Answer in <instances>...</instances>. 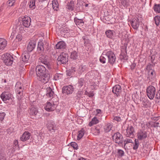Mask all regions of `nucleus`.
<instances>
[{
    "label": "nucleus",
    "mask_w": 160,
    "mask_h": 160,
    "mask_svg": "<svg viewBox=\"0 0 160 160\" xmlns=\"http://www.w3.org/2000/svg\"><path fill=\"white\" fill-rule=\"evenodd\" d=\"M31 136L30 132L25 131L20 137V140L23 142L26 141L30 139Z\"/></svg>",
    "instance_id": "17"
},
{
    "label": "nucleus",
    "mask_w": 160,
    "mask_h": 160,
    "mask_svg": "<svg viewBox=\"0 0 160 160\" xmlns=\"http://www.w3.org/2000/svg\"><path fill=\"white\" fill-rule=\"evenodd\" d=\"M112 138L114 142L118 144H122L123 142L122 140L123 137L122 135L119 132L115 133L112 136Z\"/></svg>",
    "instance_id": "10"
},
{
    "label": "nucleus",
    "mask_w": 160,
    "mask_h": 160,
    "mask_svg": "<svg viewBox=\"0 0 160 160\" xmlns=\"http://www.w3.org/2000/svg\"><path fill=\"white\" fill-rule=\"evenodd\" d=\"M82 38L84 40V42L85 44H87L89 42V39L88 38L87 36H85L82 37Z\"/></svg>",
    "instance_id": "54"
},
{
    "label": "nucleus",
    "mask_w": 160,
    "mask_h": 160,
    "mask_svg": "<svg viewBox=\"0 0 160 160\" xmlns=\"http://www.w3.org/2000/svg\"><path fill=\"white\" fill-rule=\"evenodd\" d=\"M2 57L3 62L6 65H11L12 64L13 58L9 53H5L2 55Z\"/></svg>",
    "instance_id": "3"
},
{
    "label": "nucleus",
    "mask_w": 160,
    "mask_h": 160,
    "mask_svg": "<svg viewBox=\"0 0 160 160\" xmlns=\"http://www.w3.org/2000/svg\"><path fill=\"white\" fill-rule=\"evenodd\" d=\"M66 47V43L62 41L59 42L56 45V48L57 49H65Z\"/></svg>",
    "instance_id": "20"
},
{
    "label": "nucleus",
    "mask_w": 160,
    "mask_h": 160,
    "mask_svg": "<svg viewBox=\"0 0 160 160\" xmlns=\"http://www.w3.org/2000/svg\"><path fill=\"white\" fill-rule=\"evenodd\" d=\"M57 60L59 64H65L68 61V55L63 52L58 56Z\"/></svg>",
    "instance_id": "7"
},
{
    "label": "nucleus",
    "mask_w": 160,
    "mask_h": 160,
    "mask_svg": "<svg viewBox=\"0 0 160 160\" xmlns=\"http://www.w3.org/2000/svg\"><path fill=\"white\" fill-rule=\"evenodd\" d=\"M155 12L158 13H160V4H155L153 8Z\"/></svg>",
    "instance_id": "40"
},
{
    "label": "nucleus",
    "mask_w": 160,
    "mask_h": 160,
    "mask_svg": "<svg viewBox=\"0 0 160 160\" xmlns=\"http://www.w3.org/2000/svg\"><path fill=\"white\" fill-rule=\"evenodd\" d=\"M95 116H100L102 113V110L99 109H97L96 110Z\"/></svg>",
    "instance_id": "53"
},
{
    "label": "nucleus",
    "mask_w": 160,
    "mask_h": 160,
    "mask_svg": "<svg viewBox=\"0 0 160 160\" xmlns=\"http://www.w3.org/2000/svg\"><path fill=\"white\" fill-rule=\"evenodd\" d=\"M84 130L82 129L78 132V134L77 137V139L79 140L81 139L83 136L84 134Z\"/></svg>",
    "instance_id": "38"
},
{
    "label": "nucleus",
    "mask_w": 160,
    "mask_h": 160,
    "mask_svg": "<svg viewBox=\"0 0 160 160\" xmlns=\"http://www.w3.org/2000/svg\"><path fill=\"white\" fill-rule=\"evenodd\" d=\"M71 146L74 149L76 150L78 149V146L77 143L75 142H72L70 143Z\"/></svg>",
    "instance_id": "51"
},
{
    "label": "nucleus",
    "mask_w": 160,
    "mask_h": 160,
    "mask_svg": "<svg viewBox=\"0 0 160 160\" xmlns=\"http://www.w3.org/2000/svg\"><path fill=\"white\" fill-rule=\"evenodd\" d=\"M105 53L103 52L102 55L99 58V60L102 63H105L106 62V59L105 58Z\"/></svg>",
    "instance_id": "41"
},
{
    "label": "nucleus",
    "mask_w": 160,
    "mask_h": 160,
    "mask_svg": "<svg viewBox=\"0 0 160 160\" xmlns=\"http://www.w3.org/2000/svg\"><path fill=\"white\" fill-rule=\"evenodd\" d=\"M136 66V64L135 63H132L131 66V68L132 70H133L134 69L135 67Z\"/></svg>",
    "instance_id": "63"
},
{
    "label": "nucleus",
    "mask_w": 160,
    "mask_h": 160,
    "mask_svg": "<svg viewBox=\"0 0 160 160\" xmlns=\"http://www.w3.org/2000/svg\"><path fill=\"white\" fill-rule=\"evenodd\" d=\"M62 30H63V32L64 33H67L68 32L69 30L68 28H63Z\"/></svg>",
    "instance_id": "62"
},
{
    "label": "nucleus",
    "mask_w": 160,
    "mask_h": 160,
    "mask_svg": "<svg viewBox=\"0 0 160 160\" xmlns=\"http://www.w3.org/2000/svg\"><path fill=\"white\" fill-rule=\"evenodd\" d=\"M15 2L14 0H9L7 2V4L8 6L10 7L14 5Z\"/></svg>",
    "instance_id": "48"
},
{
    "label": "nucleus",
    "mask_w": 160,
    "mask_h": 160,
    "mask_svg": "<svg viewBox=\"0 0 160 160\" xmlns=\"http://www.w3.org/2000/svg\"><path fill=\"white\" fill-rule=\"evenodd\" d=\"M15 89L17 93V98L18 100L20 101L22 98L23 90L22 85L20 82H17L15 86Z\"/></svg>",
    "instance_id": "4"
},
{
    "label": "nucleus",
    "mask_w": 160,
    "mask_h": 160,
    "mask_svg": "<svg viewBox=\"0 0 160 160\" xmlns=\"http://www.w3.org/2000/svg\"><path fill=\"white\" fill-rule=\"evenodd\" d=\"M113 119L117 122H120L121 121V117L119 116H114Z\"/></svg>",
    "instance_id": "58"
},
{
    "label": "nucleus",
    "mask_w": 160,
    "mask_h": 160,
    "mask_svg": "<svg viewBox=\"0 0 160 160\" xmlns=\"http://www.w3.org/2000/svg\"><path fill=\"white\" fill-rule=\"evenodd\" d=\"M148 134L147 132L144 130L140 129L137 133V137L139 141L144 140L148 138Z\"/></svg>",
    "instance_id": "6"
},
{
    "label": "nucleus",
    "mask_w": 160,
    "mask_h": 160,
    "mask_svg": "<svg viewBox=\"0 0 160 160\" xmlns=\"http://www.w3.org/2000/svg\"><path fill=\"white\" fill-rule=\"evenodd\" d=\"M148 74L147 78L149 80L152 81L156 77V74L154 70H151V71H148Z\"/></svg>",
    "instance_id": "21"
},
{
    "label": "nucleus",
    "mask_w": 160,
    "mask_h": 160,
    "mask_svg": "<svg viewBox=\"0 0 160 160\" xmlns=\"http://www.w3.org/2000/svg\"><path fill=\"white\" fill-rule=\"evenodd\" d=\"M57 102L55 101L53 98L50 99L45 104L44 109L48 112L54 111L57 106Z\"/></svg>",
    "instance_id": "2"
},
{
    "label": "nucleus",
    "mask_w": 160,
    "mask_h": 160,
    "mask_svg": "<svg viewBox=\"0 0 160 160\" xmlns=\"http://www.w3.org/2000/svg\"><path fill=\"white\" fill-rule=\"evenodd\" d=\"M19 31L21 33H23L24 32V28L21 25L19 26Z\"/></svg>",
    "instance_id": "59"
},
{
    "label": "nucleus",
    "mask_w": 160,
    "mask_h": 160,
    "mask_svg": "<svg viewBox=\"0 0 160 160\" xmlns=\"http://www.w3.org/2000/svg\"><path fill=\"white\" fill-rule=\"evenodd\" d=\"M147 94L150 99H152L154 98L156 92V89L155 88L152 86L150 85L148 86L146 90Z\"/></svg>",
    "instance_id": "8"
},
{
    "label": "nucleus",
    "mask_w": 160,
    "mask_h": 160,
    "mask_svg": "<svg viewBox=\"0 0 160 160\" xmlns=\"http://www.w3.org/2000/svg\"><path fill=\"white\" fill-rule=\"evenodd\" d=\"M140 23V21L137 18L133 19L131 22V24L132 28L136 30L138 29Z\"/></svg>",
    "instance_id": "15"
},
{
    "label": "nucleus",
    "mask_w": 160,
    "mask_h": 160,
    "mask_svg": "<svg viewBox=\"0 0 160 160\" xmlns=\"http://www.w3.org/2000/svg\"><path fill=\"white\" fill-rule=\"evenodd\" d=\"M16 39L18 41H21L22 39V36L21 34H18L16 37Z\"/></svg>",
    "instance_id": "56"
},
{
    "label": "nucleus",
    "mask_w": 160,
    "mask_h": 160,
    "mask_svg": "<svg viewBox=\"0 0 160 160\" xmlns=\"http://www.w3.org/2000/svg\"><path fill=\"white\" fill-rule=\"evenodd\" d=\"M156 98L158 100V102H159L160 101V90H159L157 93Z\"/></svg>",
    "instance_id": "57"
},
{
    "label": "nucleus",
    "mask_w": 160,
    "mask_h": 160,
    "mask_svg": "<svg viewBox=\"0 0 160 160\" xmlns=\"http://www.w3.org/2000/svg\"><path fill=\"white\" fill-rule=\"evenodd\" d=\"M7 44V41L4 38H0V50H3L6 47Z\"/></svg>",
    "instance_id": "25"
},
{
    "label": "nucleus",
    "mask_w": 160,
    "mask_h": 160,
    "mask_svg": "<svg viewBox=\"0 0 160 160\" xmlns=\"http://www.w3.org/2000/svg\"><path fill=\"white\" fill-rule=\"evenodd\" d=\"M72 73L71 71L68 70L67 71L66 74L67 76H70L72 75Z\"/></svg>",
    "instance_id": "61"
},
{
    "label": "nucleus",
    "mask_w": 160,
    "mask_h": 160,
    "mask_svg": "<svg viewBox=\"0 0 160 160\" xmlns=\"http://www.w3.org/2000/svg\"><path fill=\"white\" fill-rule=\"evenodd\" d=\"M74 21L77 25L82 26L84 24V22L82 19H79L75 18L74 19Z\"/></svg>",
    "instance_id": "36"
},
{
    "label": "nucleus",
    "mask_w": 160,
    "mask_h": 160,
    "mask_svg": "<svg viewBox=\"0 0 160 160\" xmlns=\"http://www.w3.org/2000/svg\"><path fill=\"white\" fill-rule=\"evenodd\" d=\"M36 43V41L34 40H30L27 46V50L28 52H32L34 49Z\"/></svg>",
    "instance_id": "18"
},
{
    "label": "nucleus",
    "mask_w": 160,
    "mask_h": 160,
    "mask_svg": "<svg viewBox=\"0 0 160 160\" xmlns=\"http://www.w3.org/2000/svg\"><path fill=\"white\" fill-rule=\"evenodd\" d=\"M129 0H119V2L121 4V6L127 8L129 5Z\"/></svg>",
    "instance_id": "34"
},
{
    "label": "nucleus",
    "mask_w": 160,
    "mask_h": 160,
    "mask_svg": "<svg viewBox=\"0 0 160 160\" xmlns=\"http://www.w3.org/2000/svg\"><path fill=\"white\" fill-rule=\"evenodd\" d=\"M154 20L157 26H158L160 22V17L158 15L154 17Z\"/></svg>",
    "instance_id": "43"
},
{
    "label": "nucleus",
    "mask_w": 160,
    "mask_h": 160,
    "mask_svg": "<svg viewBox=\"0 0 160 160\" xmlns=\"http://www.w3.org/2000/svg\"><path fill=\"white\" fill-rule=\"evenodd\" d=\"M86 92L88 93V96L89 97H92L94 96V94L92 92H88L86 91Z\"/></svg>",
    "instance_id": "60"
},
{
    "label": "nucleus",
    "mask_w": 160,
    "mask_h": 160,
    "mask_svg": "<svg viewBox=\"0 0 160 160\" xmlns=\"http://www.w3.org/2000/svg\"><path fill=\"white\" fill-rule=\"evenodd\" d=\"M148 101L146 99H144L142 103V107L145 108H147L148 107Z\"/></svg>",
    "instance_id": "45"
},
{
    "label": "nucleus",
    "mask_w": 160,
    "mask_h": 160,
    "mask_svg": "<svg viewBox=\"0 0 160 160\" xmlns=\"http://www.w3.org/2000/svg\"><path fill=\"white\" fill-rule=\"evenodd\" d=\"M99 122L98 119L96 116H95L92 119L91 121L89 123L88 125L89 126L91 127L94 124L98 123Z\"/></svg>",
    "instance_id": "31"
},
{
    "label": "nucleus",
    "mask_w": 160,
    "mask_h": 160,
    "mask_svg": "<svg viewBox=\"0 0 160 160\" xmlns=\"http://www.w3.org/2000/svg\"><path fill=\"white\" fill-rule=\"evenodd\" d=\"M124 152L121 149H118L117 152L118 157H121L124 155Z\"/></svg>",
    "instance_id": "44"
},
{
    "label": "nucleus",
    "mask_w": 160,
    "mask_h": 160,
    "mask_svg": "<svg viewBox=\"0 0 160 160\" xmlns=\"http://www.w3.org/2000/svg\"><path fill=\"white\" fill-rule=\"evenodd\" d=\"M112 127V125L110 123H107L104 127V131L106 132H109L111 130Z\"/></svg>",
    "instance_id": "33"
},
{
    "label": "nucleus",
    "mask_w": 160,
    "mask_h": 160,
    "mask_svg": "<svg viewBox=\"0 0 160 160\" xmlns=\"http://www.w3.org/2000/svg\"><path fill=\"white\" fill-rule=\"evenodd\" d=\"M152 67L153 66L151 64H148L147 66L145 69L148 72L150 71H151V70H153L152 69Z\"/></svg>",
    "instance_id": "52"
},
{
    "label": "nucleus",
    "mask_w": 160,
    "mask_h": 160,
    "mask_svg": "<svg viewBox=\"0 0 160 160\" xmlns=\"http://www.w3.org/2000/svg\"><path fill=\"white\" fill-rule=\"evenodd\" d=\"M18 141L17 140H15L13 142V147L14 150L18 148Z\"/></svg>",
    "instance_id": "47"
},
{
    "label": "nucleus",
    "mask_w": 160,
    "mask_h": 160,
    "mask_svg": "<svg viewBox=\"0 0 160 160\" xmlns=\"http://www.w3.org/2000/svg\"><path fill=\"white\" fill-rule=\"evenodd\" d=\"M31 19L29 17L25 16L22 18V24L25 27H29L31 25Z\"/></svg>",
    "instance_id": "16"
},
{
    "label": "nucleus",
    "mask_w": 160,
    "mask_h": 160,
    "mask_svg": "<svg viewBox=\"0 0 160 160\" xmlns=\"http://www.w3.org/2000/svg\"><path fill=\"white\" fill-rule=\"evenodd\" d=\"M47 68L45 65H38L36 68V74L38 79L44 84L48 82L50 78V75Z\"/></svg>",
    "instance_id": "1"
},
{
    "label": "nucleus",
    "mask_w": 160,
    "mask_h": 160,
    "mask_svg": "<svg viewBox=\"0 0 160 160\" xmlns=\"http://www.w3.org/2000/svg\"><path fill=\"white\" fill-rule=\"evenodd\" d=\"M74 7V1L72 0L69 2H68L67 4V8L70 11L73 10Z\"/></svg>",
    "instance_id": "30"
},
{
    "label": "nucleus",
    "mask_w": 160,
    "mask_h": 160,
    "mask_svg": "<svg viewBox=\"0 0 160 160\" xmlns=\"http://www.w3.org/2000/svg\"><path fill=\"white\" fill-rule=\"evenodd\" d=\"M52 4L53 9L55 10L58 11V4L57 1H53Z\"/></svg>",
    "instance_id": "39"
},
{
    "label": "nucleus",
    "mask_w": 160,
    "mask_h": 160,
    "mask_svg": "<svg viewBox=\"0 0 160 160\" xmlns=\"http://www.w3.org/2000/svg\"><path fill=\"white\" fill-rule=\"evenodd\" d=\"M70 58L73 60H77L78 59V52L76 51H73L71 52Z\"/></svg>",
    "instance_id": "35"
},
{
    "label": "nucleus",
    "mask_w": 160,
    "mask_h": 160,
    "mask_svg": "<svg viewBox=\"0 0 160 160\" xmlns=\"http://www.w3.org/2000/svg\"><path fill=\"white\" fill-rule=\"evenodd\" d=\"M115 32L113 30H108L105 32V34L107 37L113 39L115 35Z\"/></svg>",
    "instance_id": "23"
},
{
    "label": "nucleus",
    "mask_w": 160,
    "mask_h": 160,
    "mask_svg": "<svg viewBox=\"0 0 160 160\" xmlns=\"http://www.w3.org/2000/svg\"><path fill=\"white\" fill-rule=\"evenodd\" d=\"M43 43L42 42H38L37 48V51L39 53H42L44 50Z\"/></svg>",
    "instance_id": "27"
},
{
    "label": "nucleus",
    "mask_w": 160,
    "mask_h": 160,
    "mask_svg": "<svg viewBox=\"0 0 160 160\" xmlns=\"http://www.w3.org/2000/svg\"><path fill=\"white\" fill-rule=\"evenodd\" d=\"M100 127L99 126L96 127L93 130V132L96 135H98L100 133Z\"/></svg>",
    "instance_id": "46"
},
{
    "label": "nucleus",
    "mask_w": 160,
    "mask_h": 160,
    "mask_svg": "<svg viewBox=\"0 0 160 160\" xmlns=\"http://www.w3.org/2000/svg\"><path fill=\"white\" fill-rule=\"evenodd\" d=\"M47 59L48 57L47 56L41 55L39 58L38 62H41L42 64H44L48 68L50 69L51 68L50 66L48 64V63Z\"/></svg>",
    "instance_id": "13"
},
{
    "label": "nucleus",
    "mask_w": 160,
    "mask_h": 160,
    "mask_svg": "<svg viewBox=\"0 0 160 160\" xmlns=\"http://www.w3.org/2000/svg\"><path fill=\"white\" fill-rule=\"evenodd\" d=\"M85 83V81L83 78H81L79 79L76 84L77 86L79 88H81Z\"/></svg>",
    "instance_id": "32"
},
{
    "label": "nucleus",
    "mask_w": 160,
    "mask_h": 160,
    "mask_svg": "<svg viewBox=\"0 0 160 160\" xmlns=\"http://www.w3.org/2000/svg\"><path fill=\"white\" fill-rule=\"evenodd\" d=\"M22 60L24 62H27L30 58L29 53L28 52H24L22 55Z\"/></svg>",
    "instance_id": "24"
},
{
    "label": "nucleus",
    "mask_w": 160,
    "mask_h": 160,
    "mask_svg": "<svg viewBox=\"0 0 160 160\" xmlns=\"http://www.w3.org/2000/svg\"><path fill=\"white\" fill-rule=\"evenodd\" d=\"M139 140L138 139H135L133 147V149L134 150H136L138 148L139 145Z\"/></svg>",
    "instance_id": "42"
},
{
    "label": "nucleus",
    "mask_w": 160,
    "mask_h": 160,
    "mask_svg": "<svg viewBox=\"0 0 160 160\" xmlns=\"http://www.w3.org/2000/svg\"><path fill=\"white\" fill-rule=\"evenodd\" d=\"M126 130L125 135L127 137L131 138L134 137L135 130L133 127L131 125H128Z\"/></svg>",
    "instance_id": "9"
},
{
    "label": "nucleus",
    "mask_w": 160,
    "mask_h": 160,
    "mask_svg": "<svg viewBox=\"0 0 160 160\" xmlns=\"http://www.w3.org/2000/svg\"><path fill=\"white\" fill-rule=\"evenodd\" d=\"M113 92L117 95L118 96L121 92V88L119 85H116L114 86L112 88Z\"/></svg>",
    "instance_id": "19"
},
{
    "label": "nucleus",
    "mask_w": 160,
    "mask_h": 160,
    "mask_svg": "<svg viewBox=\"0 0 160 160\" xmlns=\"http://www.w3.org/2000/svg\"><path fill=\"white\" fill-rule=\"evenodd\" d=\"M35 2L36 0H30L28 4L29 8L32 10L35 9L36 7Z\"/></svg>",
    "instance_id": "37"
},
{
    "label": "nucleus",
    "mask_w": 160,
    "mask_h": 160,
    "mask_svg": "<svg viewBox=\"0 0 160 160\" xmlns=\"http://www.w3.org/2000/svg\"><path fill=\"white\" fill-rule=\"evenodd\" d=\"M70 71H71L72 73H74L76 71V68L75 67H72Z\"/></svg>",
    "instance_id": "64"
},
{
    "label": "nucleus",
    "mask_w": 160,
    "mask_h": 160,
    "mask_svg": "<svg viewBox=\"0 0 160 160\" xmlns=\"http://www.w3.org/2000/svg\"><path fill=\"white\" fill-rule=\"evenodd\" d=\"M29 112L30 115L35 116L38 112V109L35 107H32L30 108Z\"/></svg>",
    "instance_id": "26"
},
{
    "label": "nucleus",
    "mask_w": 160,
    "mask_h": 160,
    "mask_svg": "<svg viewBox=\"0 0 160 160\" xmlns=\"http://www.w3.org/2000/svg\"><path fill=\"white\" fill-rule=\"evenodd\" d=\"M47 127L49 132L52 134H53L57 130L55 123L52 121L48 122L47 124Z\"/></svg>",
    "instance_id": "11"
},
{
    "label": "nucleus",
    "mask_w": 160,
    "mask_h": 160,
    "mask_svg": "<svg viewBox=\"0 0 160 160\" xmlns=\"http://www.w3.org/2000/svg\"><path fill=\"white\" fill-rule=\"evenodd\" d=\"M83 0H77V4L81 6H83L84 4Z\"/></svg>",
    "instance_id": "55"
},
{
    "label": "nucleus",
    "mask_w": 160,
    "mask_h": 160,
    "mask_svg": "<svg viewBox=\"0 0 160 160\" xmlns=\"http://www.w3.org/2000/svg\"><path fill=\"white\" fill-rule=\"evenodd\" d=\"M5 116L6 113L5 112H0V122H2L3 121Z\"/></svg>",
    "instance_id": "49"
},
{
    "label": "nucleus",
    "mask_w": 160,
    "mask_h": 160,
    "mask_svg": "<svg viewBox=\"0 0 160 160\" xmlns=\"http://www.w3.org/2000/svg\"><path fill=\"white\" fill-rule=\"evenodd\" d=\"M73 90V87L71 85L64 86L62 88V93L67 95L71 94Z\"/></svg>",
    "instance_id": "12"
},
{
    "label": "nucleus",
    "mask_w": 160,
    "mask_h": 160,
    "mask_svg": "<svg viewBox=\"0 0 160 160\" xmlns=\"http://www.w3.org/2000/svg\"><path fill=\"white\" fill-rule=\"evenodd\" d=\"M12 96V94L8 92H4L0 95V97L2 100L3 101L5 102H7L8 100L11 99Z\"/></svg>",
    "instance_id": "14"
},
{
    "label": "nucleus",
    "mask_w": 160,
    "mask_h": 160,
    "mask_svg": "<svg viewBox=\"0 0 160 160\" xmlns=\"http://www.w3.org/2000/svg\"><path fill=\"white\" fill-rule=\"evenodd\" d=\"M46 95L48 97L50 98L53 96L54 92L50 87L47 88L46 89Z\"/></svg>",
    "instance_id": "28"
},
{
    "label": "nucleus",
    "mask_w": 160,
    "mask_h": 160,
    "mask_svg": "<svg viewBox=\"0 0 160 160\" xmlns=\"http://www.w3.org/2000/svg\"><path fill=\"white\" fill-rule=\"evenodd\" d=\"M120 57L121 59L122 60H126L128 59L126 47L122 48Z\"/></svg>",
    "instance_id": "22"
},
{
    "label": "nucleus",
    "mask_w": 160,
    "mask_h": 160,
    "mask_svg": "<svg viewBox=\"0 0 160 160\" xmlns=\"http://www.w3.org/2000/svg\"><path fill=\"white\" fill-rule=\"evenodd\" d=\"M124 145L125 146L127 144L129 143H133L132 140L131 139L126 138L125 139L124 141Z\"/></svg>",
    "instance_id": "50"
},
{
    "label": "nucleus",
    "mask_w": 160,
    "mask_h": 160,
    "mask_svg": "<svg viewBox=\"0 0 160 160\" xmlns=\"http://www.w3.org/2000/svg\"><path fill=\"white\" fill-rule=\"evenodd\" d=\"M105 56L108 58V62L111 65L113 64L116 61V58L114 52L111 51H105Z\"/></svg>",
    "instance_id": "5"
},
{
    "label": "nucleus",
    "mask_w": 160,
    "mask_h": 160,
    "mask_svg": "<svg viewBox=\"0 0 160 160\" xmlns=\"http://www.w3.org/2000/svg\"><path fill=\"white\" fill-rule=\"evenodd\" d=\"M87 69V67L85 65H82L79 66L78 69V73L81 74L85 71Z\"/></svg>",
    "instance_id": "29"
}]
</instances>
